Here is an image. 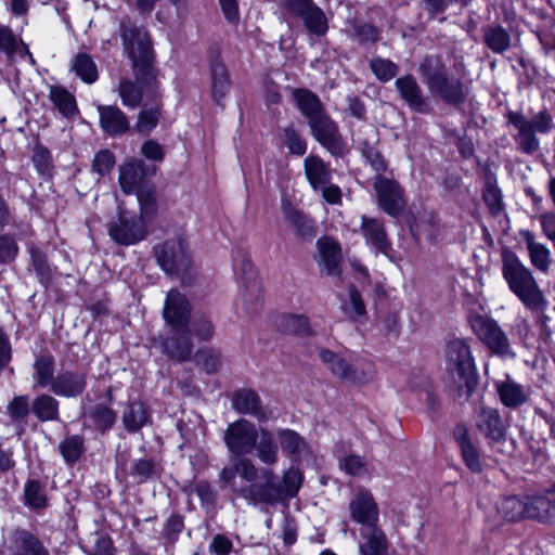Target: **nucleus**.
<instances>
[{
    "label": "nucleus",
    "instance_id": "obj_1",
    "mask_svg": "<svg viewBox=\"0 0 555 555\" xmlns=\"http://www.w3.org/2000/svg\"><path fill=\"white\" fill-rule=\"evenodd\" d=\"M222 488L249 505H275L281 502L278 476L270 468H258L248 457H238L219 473Z\"/></svg>",
    "mask_w": 555,
    "mask_h": 555
},
{
    "label": "nucleus",
    "instance_id": "obj_2",
    "mask_svg": "<svg viewBox=\"0 0 555 555\" xmlns=\"http://www.w3.org/2000/svg\"><path fill=\"white\" fill-rule=\"evenodd\" d=\"M163 318L169 326L167 336L162 343L163 352L178 361L189 360L193 351L190 327L191 306L182 293L177 289L167 293Z\"/></svg>",
    "mask_w": 555,
    "mask_h": 555
},
{
    "label": "nucleus",
    "instance_id": "obj_3",
    "mask_svg": "<svg viewBox=\"0 0 555 555\" xmlns=\"http://www.w3.org/2000/svg\"><path fill=\"white\" fill-rule=\"evenodd\" d=\"M502 276L508 289L532 313H543L548 300L540 287L533 272L509 248L501 251Z\"/></svg>",
    "mask_w": 555,
    "mask_h": 555
},
{
    "label": "nucleus",
    "instance_id": "obj_4",
    "mask_svg": "<svg viewBox=\"0 0 555 555\" xmlns=\"http://www.w3.org/2000/svg\"><path fill=\"white\" fill-rule=\"evenodd\" d=\"M125 51L131 61L134 77L145 87L147 94L157 93L155 53L149 33L129 22L119 27Z\"/></svg>",
    "mask_w": 555,
    "mask_h": 555
},
{
    "label": "nucleus",
    "instance_id": "obj_5",
    "mask_svg": "<svg viewBox=\"0 0 555 555\" xmlns=\"http://www.w3.org/2000/svg\"><path fill=\"white\" fill-rule=\"evenodd\" d=\"M418 73L429 93L449 105H459L466 99L463 81L449 76L448 67L438 55L425 56L418 66Z\"/></svg>",
    "mask_w": 555,
    "mask_h": 555
},
{
    "label": "nucleus",
    "instance_id": "obj_6",
    "mask_svg": "<svg viewBox=\"0 0 555 555\" xmlns=\"http://www.w3.org/2000/svg\"><path fill=\"white\" fill-rule=\"evenodd\" d=\"M506 118L516 131L513 139L517 150L527 155H532L540 150L538 134H548L555 126L554 117L547 108L532 114L530 118L522 112L508 111Z\"/></svg>",
    "mask_w": 555,
    "mask_h": 555
},
{
    "label": "nucleus",
    "instance_id": "obj_7",
    "mask_svg": "<svg viewBox=\"0 0 555 555\" xmlns=\"http://www.w3.org/2000/svg\"><path fill=\"white\" fill-rule=\"evenodd\" d=\"M447 369L457 389V397L468 400L477 385L476 366L470 348L464 339H453L446 347Z\"/></svg>",
    "mask_w": 555,
    "mask_h": 555
},
{
    "label": "nucleus",
    "instance_id": "obj_8",
    "mask_svg": "<svg viewBox=\"0 0 555 555\" xmlns=\"http://www.w3.org/2000/svg\"><path fill=\"white\" fill-rule=\"evenodd\" d=\"M154 256L162 270L171 276L188 283L191 278L192 263L183 242L167 241L154 247Z\"/></svg>",
    "mask_w": 555,
    "mask_h": 555
},
{
    "label": "nucleus",
    "instance_id": "obj_9",
    "mask_svg": "<svg viewBox=\"0 0 555 555\" xmlns=\"http://www.w3.org/2000/svg\"><path fill=\"white\" fill-rule=\"evenodd\" d=\"M469 323L475 335L493 354L501 358L515 356L507 335L494 319L475 314L470 318Z\"/></svg>",
    "mask_w": 555,
    "mask_h": 555
},
{
    "label": "nucleus",
    "instance_id": "obj_10",
    "mask_svg": "<svg viewBox=\"0 0 555 555\" xmlns=\"http://www.w3.org/2000/svg\"><path fill=\"white\" fill-rule=\"evenodd\" d=\"M259 431L245 418L231 423L224 431V443L235 459L245 457L253 452Z\"/></svg>",
    "mask_w": 555,
    "mask_h": 555
},
{
    "label": "nucleus",
    "instance_id": "obj_11",
    "mask_svg": "<svg viewBox=\"0 0 555 555\" xmlns=\"http://www.w3.org/2000/svg\"><path fill=\"white\" fill-rule=\"evenodd\" d=\"M108 233L116 243L132 245L145 238L147 229L142 218L121 210L118 220L111 224Z\"/></svg>",
    "mask_w": 555,
    "mask_h": 555
},
{
    "label": "nucleus",
    "instance_id": "obj_12",
    "mask_svg": "<svg viewBox=\"0 0 555 555\" xmlns=\"http://www.w3.org/2000/svg\"><path fill=\"white\" fill-rule=\"evenodd\" d=\"M309 122L313 138L334 156H343L346 145L338 127L326 114L314 117Z\"/></svg>",
    "mask_w": 555,
    "mask_h": 555
},
{
    "label": "nucleus",
    "instance_id": "obj_13",
    "mask_svg": "<svg viewBox=\"0 0 555 555\" xmlns=\"http://www.w3.org/2000/svg\"><path fill=\"white\" fill-rule=\"evenodd\" d=\"M350 518L364 529L376 527L379 517L378 506L372 493L358 488L348 505Z\"/></svg>",
    "mask_w": 555,
    "mask_h": 555
},
{
    "label": "nucleus",
    "instance_id": "obj_14",
    "mask_svg": "<svg viewBox=\"0 0 555 555\" xmlns=\"http://www.w3.org/2000/svg\"><path fill=\"white\" fill-rule=\"evenodd\" d=\"M374 190L380 208L390 216H398L404 205L403 189L392 179L384 176H376Z\"/></svg>",
    "mask_w": 555,
    "mask_h": 555
},
{
    "label": "nucleus",
    "instance_id": "obj_15",
    "mask_svg": "<svg viewBox=\"0 0 555 555\" xmlns=\"http://www.w3.org/2000/svg\"><path fill=\"white\" fill-rule=\"evenodd\" d=\"M232 406L241 414H248L260 423L271 420L272 412L264 408L258 393L251 389H240L232 396Z\"/></svg>",
    "mask_w": 555,
    "mask_h": 555
},
{
    "label": "nucleus",
    "instance_id": "obj_16",
    "mask_svg": "<svg viewBox=\"0 0 555 555\" xmlns=\"http://www.w3.org/2000/svg\"><path fill=\"white\" fill-rule=\"evenodd\" d=\"M453 437L459 444L461 456L466 467L475 474L483 469V461L478 447L474 443L468 428L464 424H456Z\"/></svg>",
    "mask_w": 555,
    "mask_h": 555
},
{
    "label": "nucleus",
    "instance_id": "obj_17",
    "mask_svg": "<svg viewBox=\"0 0 555 555\" xmlns=\"http://www.w3.org/2000/svg\"><path fill=\"white\" fill-rule=\"evenodd\" d=\"M494 387L500 401L506 408L516 409L530 400L531 388L517 383L508 374L504 379L494 382Z\"/></svg>",
    "mask_w": 555,
    "mask_h": 555
},
{
    "label": "nucleus",
    "instance_id": "obj_18",
    "mask_svg": "<svg viewBox=\"0 0 555 555\" xmlns=\"http://www.w3.org/2000/svg\"><path fill=\"white\" fill-rule=\"evenodd\" d=\"M519 236L526 244L528 258L531 266L541 273L547 274L551 270L553 260L550 248L539 242L533 232L520 230Z\"/></svg>",
    "mask_w": 555,
    "mask_h": 555
},
{
    "label": "nucleus",
    "instance_id": "obj_19",
    "mask_svg": "<svg viewBox=\"0 0 555 555\" xmlns=\"http://www.w3.org/2000/svg\"><path fill=\"white\" fill-rule=\"evenodd\" d=\"M282 214L295 234L304 241H311L317 235L313 220L302 210L295 208L291 202L282 203Z\"/></svg>",
    "mask_w": 555,
    "mask_h": 555
},
{
    "label": "nucleus",
    "instance_id": "obj_20",
    "mask_svg": "<svg viewBox=\"0 0 555 555\" xmlns=\"http://www.w3.org/2000/svg\"><path fill=\"white\" fill-rule=\"evenodd\" d=\"M87 386V376L82 372L63 371L60 372L50 389L56 396L76 398L80 396Z\"/></svg>",
    "mask_w": 555,
    "mask_h": 555
},
{
    "label": "nucleus",
    "instance_id": "obj_21",
    "mask_svg": "<svg viewBox=\"0 0 555 555\" xmlns=\"http://www.w3.org/2000/svg\"><path fill=\"white\" fill-rule=\"evenodd\" d=\"M395 86L412 111L421 114H425L429 111L428 102L423 96V91L412 75L398 78Z\"/></svg>",
    "mask_w": 555,
    "mask_h": 555
},
{
    "label": "nucleus",
    "instance_id": "obj_22",
    "mask_svg": "<svg viewBox=\"0 0 555 555\" xmlns=\"http://www.w3.org/2000/svg\"><path fill=\"white\" fill-rule=\"evenodd\" d=\"M319 250L318 264L327 275L340 274L341 251L339 244L330 238L321 237L317 242Z\"/></svg>",
    "mask_w": 555,
    "mask_h": 555
},
{
    "label": "nucleus",
    "instance_id": "obj_23",
    "mask_svg": "<svg viewBox=\"0 0 555 555\" xmlns=\"http://www.w3.org/2000/svg\"><path fill=\"white\" fill-rule=\"evenodd\" d=\"M146 176V166L141 159H130L119 167V185L125 194L138 192Z\"/></svg>",
    "mask_w": 555,
    "mask_h": 555
},
{
    "label": "nucleus",
    "instance_id": "obj_24",
    "mask_svg": "<svg viewBox=\"0 0 555 555\" xmlns=\"http://www.w3.org/2000/svg\"><path fill=\"white\" fill-rule=\"evenodd\" d=\"M10 550L11 555H50L42 542L25 529L13 531Z\"/></svg>",
    "mask_w": 555,
    "mask_h": 555
},
{
    "label": "nucleus",
    "instance_id": "obj_25",
    "mask_svg": "<svg viewBox=\"0 0 555 555\" xmlns=\"http://www.w3.org/2000/svg\"><path fill=\"white\" fill-rule=\"evenodd\" d=\"M476 425L479 431L492 441H500L505 436V424L499 411L494 408H481Z\"/></svg>",
    "mask_w": 555,
    "mask_h": 555
},
{
    "label": "nucleus",
    "instance_id": "obj_26",
    "mask_svg": "<svg viewBox=\"0 0 555 555\" xmlns=\"http://www.w3.org/2000/svg\"><path fill=\"white\" fill-rule=\"evenodd\" d=\"M100 126L105 133L115 137L129 129V120L125 113L115 105H99Z\"/></svg>",
    "mask_w": 555,
    "mask_h": 555
},
{
    "label": "nucleus",
    "instance_id": "obj_27",
    "mask_svg": "<svg viewBox=\"0 0 555 555\" xmlns=\"http://www.w3.org/2000/svg\"><path fill=\"white\" fill-rule=\"evenodd\" d=\"M118 95L121 100V103L129 108H137L141 105L143 96L146 98L147 102L150 100H156L160 98V93L157 90L155 95L147 94L145 87L140 83L137 79L135 81L129 78L120 79L117 87Z\"/></svg>",
    "mask_w": 555,
    "mask_h": 555
},
{
    "label": "nucleus",
    "instance_id": "obj_28",
    "mask_svg": "<svg viewBox=\"0 0 555 555\" xmlns=\"http://www.w3.org/2000/svg\"><path fill=\"white\" fill-rule=\"evenodd\" d=\"M254 450L257 459L262 464L267 466L275 465L279 461V441L276 433L261 428Z\"/></svg>",
    "mask_w": 555,
    "mask_h": 555
},
{
    "label": "nucleus",
    "instance_id": "obj_29",
    "mask_svg": "<svg viewBox=\"0 0 555 555\" xmlns=\"http://www.w3.org/2000/svg\"><path fill=\"white\" fill-rule=\"evenodd\" d=\"M304 169L310 186L319 191L321 186L331 182L332 170L318 155H309L304 159Z\"/></svg>",
    "mask_w": 555,
    "mask_h": 555
},
{
    "label": "nucleus",
    "instance_id": "obj_30",
    "mask_svg": "<svg viewBox=\"0 0 555 555\" xmlns=\"http://www.w3.org/2000/svg\"><path fill=\"white\" fill-rule=\"evenodd\" d=\"M361 228L366 243L375 250L387 255L390 249V242L384 225L374 218L363 216Z\"/></svg>",
    "mask_w": 555,
    "mask_h": 555
},
{
    "label": "nucleus",
    "instance_id": "obj_31",
    "mask_svg": "<svg viewBox=\"0 0 555 555\" xmlns=\"http://www.w3.org/2000/svg\"><path fill=\"white\" fill-rule=\"evenodd\" d=\"M362 542L359 544L361 555H386L388 542L385 533L376 527L361 531Z\"/></svg>",
    "mask_w": 555,
    "mask_h": 555
},
{
    "label": "nucleus",
    "instance_id": "obj_32",
    "mask_svg": "<svg viewBox=\"0 0 555 555\" xmlns=\"http://www.w3.org/2000/svg\"><path fill=\"white\" fill-rule=\"evenodd\" d=\"M365 134V139H357L356 142L366 163H369L372 169L377 172V176H382L380 173L385 172L387 169V164L374 146V143L377 141L376 131L374 129H369Z\"/></svg>",
    "mask_w": 555,
    "mask_h": 555
},
{
    "label": "nucleus",
    "instance_id": "obj_33",
    "mask_svg": "<svg viewBox=\"0 0 555 555\" xmlns=\"http://www.w3.org/2000/svg\"><path fill=\"white\" fill-rule=\"evenodd\" d=\"M150 101L151 104L147 101L144 103L143 108L138 115V121L135 124L137 131L142 135H149L157 126L162 116L160 98Z\"/></svg>",
    "mask_w": 555,
    "mask_h": 555
},
{
    "label": "nucleus",
    "instance_id": "obj_34",
    "mask_svg": "<svg viewBox=\"0 0 555 555\" xmlns=\"http://www.w3.org/2000/svg\"><path fill=\"white\" fill-rule=\"evenodd\" d=\"M275 433L282 451L295 460L301 457V455L307 451V442L305 438L295 430L281 428Z\"/></svg>",
    "mask_w": 555,
    "mask_h": 555
},
{
    "label": "nucleus",
    "instance_id": "obj_35",
    "mask_svg": "<svg viewBox=\"0 0 555 555\" xmlns=\"http://www.w3.org/2000/svg\"><path fill=\"white\" fill-rule=\"evenodd\" d=\"M527 518L544 522H555V503L542 495L528 498Z\"/></svg>",
    "mask_w": 555,
    "mask_h": 555
},
{
    "label": "nucleus",
    "instance_id": "obj_36",
    "mask_svg": "<svg viewBox=\"0 0 555 555\" xmlns=\"http://www.w3.org/2000/svg\"><path fill=\"white\" fill-rule=\"evenodd\" d=\"M149 421V410L143 402H130L122 414L124 426L129 433L140 430Z\"/></svg>",
    "mask_w": 555,
    "mask_h": 555
},
{
    "label": "nucleus",
    "instance_id": "obj_37",
    "mask_svg": "<svg viewBox=\"0 0 555 555\" xmlns=\"http://www.w3.org/2000/svg\"><path fill=\"white\" fill-rule=\"evenodd\" d=\"M293 96L298 109L308 118V121L324 113L320 99L313 92L307 89H296Z\"/></svg>",
    "mask_w": 555,
    "mask_h": 555
},
{
    "label": "nucleus",
    "instance_id": "obj_38",
    "mask_svg": "<svg viewBox=\"0 0 555 555\" xmlns=\"http://www.w3.org/2000/svg\"><path fill=\"white\" fill-rule=\"evenodd\" d=\"M486 46L494 53L502 54L511 47V36L501 25L487 26L482 29Z\"/></svg>",
    "mask_w": 555,
    "mask_h": 555
},
{
    "label": "nucleus",
    "instance_id": "obj_39",
    "mask_svg": "<svg viewBox=\"0 0 555 555\" xmlns=\"http://www.w3.org/2000/svg\"><path fill=\"white\" fill-rule=\"evenodd\" d=\"M306 30L315 37H323L328 29L325 13L317 4L299 17Z\"/></svg>",
    "mask_w": 555,
    "mask_h": 555
},
{
    "label": "nucleus",
    "instance_id": "obj_40",
    "mask_svg": "<svg viewBox=\"0 0 555 555\" xmlns=\"http://www.w3.org/2000/svg\"><path fill=\"white\" fill-rule=\"evenodd\" d=\"M33 378L35 385L46 388H52L54 383V359L51 356H39L34 363Z\"/></svg>",
    "mask_w": 555,
    "mask_h": 555
},
{
    "label": "nucleus",
    "instance_id": "obj_41",
    "mask_svg": "<svg viewBox=\"0 0 555 555\" xmlns=\"http://www.w3.org/2000/svg\"><path fill=\"white\" fill-rule=\"evenodd\" d=\"M304 481L302 473L298 468L291 467L284 472L282 480L278 479V487L281 491V502L293 499L297 495Z\"/></svg>",
    "mask_w": 555,
    "mask_h": 555
},
{
    "label": "nucleus",
    "instance_id": "obj_42",
    "mask_svg": "<svg viewBox=\"0 0 555 555\" xmlns=\"http://www.w3.org/2000/svg\"><path fill=\"white\" fill-rule=\"evenodd\" d=\"M140 207V216L144 223L154 219L157 214L158 205L155 190L152 186H142L135 192Z\"/></svg>",
    "mask_w": 555,
    "mask_h": 555
},
{
    "label": "nucleus",
    "instance_id": "obj_43",
    "mask_svg": "<svg viewBox=\"0 0 555 555\" xmlns=\"http://www.w3.org/2000/svg\"><path fill=\"white\" fill-rule=\"evenodd\" d=\"M527 499H520L516 495H509L504 498L499 506V513L509 521H517L524 517H527Z\"/></svg>",
    "mask_w": 555,
    "mask_h": 555
},
{
    "label": "nucleus",
    "instance_id": "obj_44",
    "mask_svg": "<svg viewBox=\"0 0 555 555\" xmlns=\"http://www.w3.org/2000/svg\"><path fill=\"white\" fill-rule=\"evenodd\" d=\"M31 409L41 422L59 420V401L50 395L37 397L33 402Z\"/></svg>",
    "mask_w": 555,
    "mask_h": 555
},
{
    "label": "nucleus",
    "instance_id": "obj_45",
    "mask_svg": "<svg viewBox=\"0 0 555 555\" xmlns=\"http://www.w3.org/2000/svg\"><path fill=\"white\" fill-rule=\"evenodd\" d=\"M211 92L216 102H219L230 88V80L225 66L222 63L215 62L210 67Z\"/></svg>",
    "mask_w": 555,
    "mask_h": 555
},
{
    "label": "nucleus",
    "instance_id": "obj_46",
    "mask_svg": "<svg viewBox=\"0 0 555 555\" xmlns=\"http://www.w3.org/2000/svg\"><path fill=\"white\" fill-rule=\"evenodd\" d=\"M75 74L86 83H93L98 79V68L92 57L87 53H78L72 65Z\"/></svg>",
    "mask_w": 555,
    "mask_h": 555
},
{
    "label": "nucleus",
    "instance_id": "obj_47",
    "mask_svg": "<svg viewBox=\"0 0 555 555\" xmlns=\"http://www.w3.org/2000/svg\"><path fill=\"white\" fill-rule=\"evenodd\" d=\"M281 326L284 332L297 336H313L315 334L309 323V319L302 314L285 315Z\"/></svg>",
    "mask_w": 555,
    "mask_h": 555
},
{
    "label": "nucleus",
    "instance_id": "obj_48",
    "mask_svg": "<svg viewBox=\"0 0 555 555\" xmlns=\"http://www.w3.org/2000/svg\"><path fill=\"white\" fill-rule=\"evenodd\" d=\"M60 452L67 464H74L85 451L83 438L79 435L66 437L59 446Z\"/></svg>",
    "mask_w": 555,
    "mask_h": 555
},
{
    "label": "nucleus",
    "instance_id": "obj_49",
    "mask_svg": "<svg viewBox=\"0 0 555 555\" xmlns=\"http://www.w3.org/2000/svg\"><path fill=\"white\" fill-rule=\"evenodd\" d=\"M50 100L64 116H70L76 112L75 98L62 87H51Z\"/></svg>",
    "mask_w": 555,
    "mask_h": 555
},
{
    "label": "nucleus",
    "instance_id": "obj_50",
    "mask_svg": "<svg viewBox=\"0 0 555 555\" xmlns=\"http://www.w3.org/2000/svg\"><path fill=\"white\" fill-rule=\"evenodd\" d=\"M89 417L102 433L111 429L116 422V413L106 405L96 404L89 411Z\"/></svg>",
    "mask_w": 555,
    "mask_h": 555
},
{
    "label": "nucleus",
    "instance_id": "obj_51",
    "mask_svg": "<svg viewBox=\"0 0 555 555\" xmlns=\"http://www.w3.org/2000/svg\"><path fill=\"white\" fill-rule=\"evenodd\" d=\"M25 503L27 506L41 509L47 507L48 500L43 488L38 480H29L24 488Z\"/></svg>",
    "mask_w": 555,
    "mask_h": 555
},
{
    "label": "nucleus",
    "instance_id": "obj_52",
    "mask_svg": "<svg viewBox=\"0 0 555 555\" xmlns=\"http://www.w3.org/2000/svg\"><path fill=\"white\" fill-rule=\"evenodd\" d=\"M331 372L338 378L350 383H359L365 379V374L363 371L357 370L340 357H338L336 362L332 365Z\"/></svg>",
    "mask_w": 555,
    "mask_h": 555
},
{
    "label": "nucleus",
    "instance_id": "obj_53",
    "mask_svg": "<svg viewBox=\"0 0 555 555\" xmlns=\"http://www.w3.org/2000/svg\"><path fill=\"white\" fill-rule=\"evenodd\" d=\"M195 363L208 374H214L221 367V356L214 349H202L195 354Z\"/></svg>",
    "mask_w": 555,
    "mask_h": 555
},
{
    "label": "nucleus",
    "instance_id": "obj_54",
    "mask_svg": "<svg viewBox=\"0 0 555 555\" xmlns=\"http://www.w3.org/2000/svg\"><path fill=\"white\" fill-rule=\"evenodd\" d=\"M282 139L291 154L296 156H302L306 154L307 142L293 126H288L283 129Z\"/></svg>",
    "mask_w": 555,
    "mask_h": 555
},
{
    "label": "nucleus",
    "instance_id": "obj_55",
    "mask_svg": "<svg viewBox=\"0 0 555 555\" xmlns=\"http://www.w3.org/2000/svg\"><path fill=\"white\" fill-rule=\"evenodd\" d=\"M370 67L375 77L380 81H389L398 74V66L390 60L374 57L370 62Z\"/></svg>",
    "mask_w": 555,
    "mask_h": 555
},
{
    "label": "nucleus",
    "instance_id": "obj_56",
    "mask_svg": "<svg viewBox=\"0 0 555 555\" xmlns=\"http://www.w3.org/2000/svg\"><path fill=\"white\" fill-rule=\"evenodd\" d=\"M344 310L351 320H357L366 314L364 301L357 288L350 287L349 301L344 306Z\"/></svg>",
    "mask_w": 555,
    "mask_h": 555
},
{
    "label": "nucleus",
    "instance_id": "obj_57",
    "mask_svg": "<svg viewBox=\"0 0 555 555\" xmlns=\"http://www.w3.org/2000/svg\"><path fill=\"white\" fill-rule=\"evenodd\" d=\"M191 334H194L201 340H208L212 337L214 326L205 315H194L190 319Z\"/></svg>",
    "mask_w": 555,
    "mask_h": 555
},
{
    "label": "nucleus",
    "instance_id": "obj_58",
    "mask_svg": "<svg viewBox=\"0 0 555 555\" xmlns=\"http://www.w3.org/2000/svg\"><path fill=\"white\" fill-rule=\"evenodd\" d=\"M115 165V156L108 150L99 151L92 162V170L100 177L108 173Z\"/></svg>",
    "mask_w": 555,
    "mask_h": 555
},
{
    "label": "nucleus",
    "instance_id": "obj_59",
    "mask_svg": "<svg viewBox=\"0 0 555 555\" xmlns=\"http://www.w3.org/2000/svg\"><path fill=\"white\" fill-rule=\"evenodd\" d=\"M9 416L13 421L25 420L29 413V398L27 396H17L8 404Z\"/></svg>",
    "mask_w": 555,
    "mask_h": 555
},
{
    "label": "nucleus",
    "instance_id": "obj_60",
    "mask_svg": "<svg viewBox=\"0 0 555 555\" xmlns=\"http://www.w3.org/2000/svg\"><path fill=\"white\" fill-rule=\"evenodd\" d=\"M17 47L18 40L12 29L0 25V52L11 57L15 54Z\"/></svg>",
    "mask_w": 555,
    "mask_h": 555
},
{
    "label": "nucleus",
    "instance_id": "obj_61",
    "mask_svg": "<svg viewBox=\"0 0 555 555\" xmlns=\"http://www.w3.org/2000/svg\"><path fill=\"white\" fill-rule=\"evenodd\" d=\"M339 465L347 474L352 476H360L366 470V463L358 455H348L344 457Z\"/></svg>",
    "mask_w": 555,
    "mask_h": 555
},
{
    "label": "nucleus",
    "instance_id": "obj_62",
    "mask_svg": "<svg viewBox=\"0 0 555 555\" xmlns=\"http://www.w3.org/2000/svg\"><path fill=\"white\" fill-rule=\"evenodd\" d=\"M283 2L287 13L298 18L315 5L313 0H283Z\"/></svg>",
    "mask_w": 555,
    "mask_h": 555
},
{
    "label": "nucleus",
    "instance_id": "obj_63",
    "mask_svg": "<svg viewBox=\"0 0 555 555\" xmlns=\"http://www.w3.org/2000/svg\"><path fill=\"white\" fill-rule=\"evenodd\" d=\"M141 153L145 158L155 162H162L165 156L162 145L154 140L145 141L141 146Z\"/></svg>",
    "mask_w": 555,
    "mask_h": 555
},
{
    "label": "nucleus",
    "instance_id": "obj_64",
    "mask_svg": "<svg viewBox=\"0 0 555 555\" xmlns=\"http://www.w3.org/2000/svg\"><path fill=\"white\" fill-rule=\"evenodd\" d=\"M538 218L541 223V228H542L544 235L550 241L555 243V214L554 212H544V214H541Z\"/></svg>",
    "mask_w": 555,
    "mask_h": 555
}]
</instances>
